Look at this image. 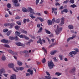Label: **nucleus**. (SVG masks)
<instances>
[{
    "instance_id": "nucleus-6",
    "label": "nucleus",
    "mask_w": 79,
    "mask_h": 79,
    "mask_svg": "<svg viewBox=\"0 0 79 79\" xmlns=\"http://www.w3.org/2000/svg\"><path fill=\"white\" fill-rule=\"evenodd\" d=\"M3 73H5V70L4 68H2L0 69V76H2V75Z\"/></svg>"
},
{
    "instance_id": "nucleus-24",
    "label": "nucleus",
    "mask_w": 79,
    "mask_h": 79,
    "mask_svg": "<svg viewBox=\"0 0 79 79\" xmlns=\"http://www.w3.org/2000/svg\"><path fill=\"white\" fill-rule=\"evenodd\" d=\"M22 11L23 12H27V9L25 7H23L22 8Z\"/></svg>"
},
{
    "instance_id": "nucleus-27",
    "label": "nucleus",
    "mask_w": 79,
    "mask_h": 79,
    "mask_svg": "<svg viewBox=\"0 0 79 79\" xmlns=\"http://www.w3.org/2000/svg\"><path fill=\"white\" fill-rule=\"evenodd\" d=\"M19 28H20V27H19V26L17 25L16 26H15V28L17 31H18V30H19Z\"/></svg>"
},
{
    "instance_id": "nucleus-5",
    "label": "nucleus",
    "mask_w": 79,
    "mask_h": 79,
    "mask_svg": "<svg viewBox=\"0 0 79 79\" xmlns=\"http://www.w3.org/2000/svg\"><path fill=\"white\" fill-rule=\"evenodd\" d=\"M15 44L16 45L18 46H21V47H25V44L21 43L20 42L16 43Z\"/></svg>"
},
{
    "instance_id": "nucleus-51",
    "label": "nucleus",
    "mask_w": 79,
    "mask_h": 79,
    "mask_svg": "<svg viewBox=\"0 0 79 79\" xmlns=\"http://www.w3.org/2000/svg\"><path fill=\"white\" fill-rule=\"evenodd\" d=\"M40 1V0H36L35 3H36V5H37L38 4V3H39V1Z\"/></svg>"
},
{
    "instance_id": "nucleus-56",
    "label": "nucleus",
    "mask_w": 79,
    "mask_h": 79,
    "mask_svg": "<svg viewBox=\"0 0 79 79\" xmlns=\"http://www.w3.org/2000/svg\"><path fill=\"white\" fill-rule=\"evenodd\" d=\"M56 21H55V18H53L52 20V23H55V22Z\"/></svg>"
},
{
    "instance_id": "nucleus-59",
    "label": "nucleus",
    "mask_w": 79,
    "mask_h": 79,
    "mask_svg": "<svg viewBox=\"0 0 79 79\" xmlns=\"http://www.w3.org/2000/svg\"><path fill=\"white\" fill-rule=\"evenodd\" d=\"M33 42H34L33 40H29L28 42L31 44V43Z\"/></svg>"
},
{
    "instance_id": "nucleus-19",
    "label": "nucleus",
    "mask_w": 79,
    "mask_h": 79,
    "mask_svg": "<svg viewBox=\"0 0 79 79\" xmlns=\"http://www.w3.org/2000/svg\"><path fill=\"white\" fill-rule=\"evenodd\" d=\"M27 72H29L30 73V74H33V71L31 70L30 69H28L27 71Z\"/></svg>"
},
{
    "instance_id": "nucleus-12",
    "label": "nucleus",
    "mask_w": 79,
    "mask_h": 79,
    "mask_svg": "<svg viewBox=\"0 0 79 79\" xmlns=\"http://www.w3.org/2000/svg\"><path fill=\"white\" fill-rule=\"evenodd\" d=\"M16 69L17 70H18V71H19L20 70V71H23V69H24V68L23 67H17L16 68Z\"/></svg>"
},
{
    "instance_id": "nucleus-34",
    "label": "nucleus",
    "mask_w": 79,
    "mask_h": 79,
    "mask_svg": "<svg viewBox=\"0 0 79 79\" xmlns=\"http://www.w3.org/2000/svg\"><path fill=\"white\" fill-rule=\"evenodd\" d=\"M59 57L60 60H63V56L59 55Z\"/></svg>"
},
{
    "instance_id": "nucleus-38",
    "label": "nucleus",
    "mask_w": 79,
    "mask_h": 79,
    "mask_svg": "<svg viewBox=\"0 0 79 79\" xmlns=\"http://www.w3.org/2000/svg\"><path fill=\"white\" fill-rule=\"evenodd\" d=\"M42 62L43 63H45V62H46V60L45 59V58H44L42 60Z\"/></svg>"
},
{
    "instance_id": "nucleus-53",
    "label": "nucleus",
    "mask_w": 79,
    "mask_h": 79,
    "mask_svg": "<svg viewBox=\"0 0 79 79\" xmlns=\"http://www.w3.org/2000/svg\"><path fill=\"white\" fill-rule=\"evenodd\" d=\"M74 50H75L76 52H79V49L78 48H75Z\"/></svg>"
},
{
    "instance_id": "nucleus-41",
    "label": "nucleus",
    "mask_w": 79,
    "mask_h": 79,
    "mask_svg": "<svg viewBox=\"0 0 79 79\" xmlns=\"http://www.w3.org/2000/svg\"><path fill=\"white\" fill-rule=\"evenodd\" d=\"M45 77L47 79H51V77H49L48 76H45Z\"/></svg>"
},
{
    "instance_id": "nucleus-13",
    "label": "nucleus",
    "mask_w": 79,
    "mask_h": 79,
    "mask_svg": "<svg viewBox=\"0 0 79 79\" xmlns=\"http://www.w3.org/2000/svg\"><path fill=\"white\" fill-rule=\"evenodd\" d=\"M2 42H3V43H4V44H6V43H8V41L7 40H6L5 39H3L1 40Z\"/></svg>"
},
{
    "instance_id": "nucleus-31",
    "label": "nucleus",
    "mask_w": 79,
    "mask_h": 79,
    "mask_svg": "<svg viewBox=\"0 0 79 79\" xmlns=\"http://www.w3.org/2000/svg\"><path fill=\"white\" fill-rule=\"evenodd\" d=\"M42 30H43V28H42V27H40L38 31V32H41Z\"/></svg>"
},
{
    "instance_id": "nucleus-42",
    "label": "nucleus",
    "mask_w": 79,
    "mask_h": 79,
    "mask_svg": "<svg viewBox=\"0 0 79 79\" xmlns=\"http://www.w3.org/2000/svg\"><path fill=\"white\" fill-rule=\"evenodd\" d=\"M14 5L15 6H19L20 5L19 3H16L15 4H14Z\"/></svg>"
},
{
    "instance_id": "nucleus-63",
    "label": "nucleus",
    "mask_w": 79,
    "mask_h": 79,
    "mask_svg": "<svg viewBox=\"0 0 79 79\" xmlns=\"http://www.w3.org/2000/svg\"><path fill=\"white\" fill-rule=\"evenodd\" d=\"M44 13L45 14V15H47V13H48V11L47 10L44 11Z\"/></svg>"
},
{
    "instance_id": "nucleus-39",
    "label": "nucleus",
    "mask_w": 79,
    "mask_h": 79,
    "mask_svg": "<svg viewBox=\"0 0 79 79\" xmlns=\"http://www.w3.org/2000/svg\"><path fill=\"white\" fill-rule=\"evenodd\" d=\"M69 2L73 4V3H74V0H70Z\"/></svg>"
},
{
    "instance_id": "nucleus-30",
    "label": "nucleus",
    "mask_w": 79,
    "mask_h": 79,
    "mask_svg": "<svg viewBox=\"0 0 79 79\" xmlns=\"http://www.w3.org/2000/svg\"><path fill=\"white\" fill-rule=\"evenodd\" d=\"M38 19L41 22H43L44 21V19L40 18V17H38Z\"/></svg>"
},
{
    "instance_id": "nucleus-16",
    "label": "nucleus",
    "mask_w": 79,
    "mask_h": 79,
    "mask_svg": "<svg viewBox=\"0 0 79 79\" xmlns=\"http://www.w3.org/2000/svg\"><path fill=\"white\" fill-rule=\"evenodd\" d=\"M57 30L59 32H61L62 31V27L59 28L58 25H57Z\"/></svg>"
},
{
    "instance_id": "nucleus-7",
    "label": "nucleus",
    "mask_w": 79,
    "mask_h": 79,
    "mask_svg": "<svg viewBox=\"0 0 79 79\" xmlns=\"http://www.w3.org/2000/svg\"><path fill=\"white\" fill-rule=\"evenodd\" d=\"M19 37L20 38H24V39H26L27 40H29V37H27V36H25V35H20L19 36Z\"/></svg>"
},
{
    "instance_id": "nucleus-48",
    "label": "nucleus",
    "mask_w": 79,
    "mask_h": 79,
    "mask_svg": "<svg viewBox=\"0 0 79 79\" xmlns=\"http://www.w3.org/2000/svg\"><path fill=\"white\" fill-rule=\"evenodd\" d=\"M5 47H7V48H10V46L8 44H4V45Z\"/></svg>"
},
{
    "instance_id": "nucleus-37",
    "label": "nucleus",
    "mask_w": 79,
    "mask_h": 79,
    "mask_svg": "<svg viewBox=\"0 0 79 79\" xmlns=\"http://www.w3.org/2000/svg\"><path fill=\"white\" fill-rule=\"evenodd\" d=\"M60 19H58L56 20L55 23H60Z\"/></svg>"
},
{
    "instance_id": "nucleus-22",
    "label": "nucleus",
    "mask_w": 79,
    "mask_h": 79,
    "mask_svg": "<svg viewBox=\"0 0 79 79\" xmlns=\"http://www.w3.org/2000/svg\"><path fill=\"white\" fill-rule=\"evenodd\" d=\"M56 52H57V51H56V50H55V51H52L51 52V55H54V54H55V53H56Z\"/></svg>"
},
{
    "instance_id": "nucleus-33",
    "label": "nucleus",
    "mask_w": 79,
    "mask_h": 79,
    "mask_svg": "<svg viewBox=\"0 0 79 79\" xmlns=\"http://www.w3.org/2000/svg\"><path fill=\"white\" fill-rule=\"evenodd\" d=\"M61 73H60L59 72H56L55 73V75H56V76H60L61 75Z\"/></svg>"
},
{
    "instance_id": "nucleus-8",
    "label": "nucleus",
    "mask_w": 79,
    "mask_h": 79,
    "mask_svg": "<svg viewBox=\"0 0 79 79\" xmlns=\"http://www.w3.org/2000/svg\"><path fill=\"white\" fill-rule=\"evenodd\" d=\"M56 10H57V8H52V13L54 12L55 14V15L57 14V12H56Z\"/></svg>"
},
{
    "instance_id": "nucleus-10",
    "label": "nucleus",
    "mask_w": 79,
    "mask_h": 79,
    "mask_svg": "<svg viewBox=\"0 0 79 79\" xmlns=\"http://www.w3.org/2000/svg\"><path fill=\"white\" fill-rule=\"evenodd\" d=\"M9 52L13 55H17V53L12 51L11 50H9Z\"/></svg>"
},
{
    "instance_id": "nucleus-58",
    "label": "nucleus",
    "mask_w": 79,
    "mask_h": 79,
    "mask_svg": "<svg viewBox=\"0 0 79 79\" xmlns=\"http://www.w3.org/2000/svg\"><path fill=\"white\" fill-rule=\"evenodd\" d=\"M15 19H20V17L19 16H17L15 18Z\"/></svg>"
},
{
    "instance_id": "nucleus-45",
    "label": "nucleus",
    "mask_w": 79,
    "mask_h": 79,
    "mask_svg": "<svg viewBox=\"0 0 79 79\" xmlns=\"http://www.w3.org/2000/svg\"><path fill=\"white\" fill-rule=\"evenodd\" d=\"M76 37V35H73L72 36V37H70V39H73L74 38H75V37Z\"/></svg>"
},
{
    "instance_id": "nucleus-62",
    "label": "nucleus",
    "mask_w": 79,
    "mask_h": 79,
    "mask_svg": "<svg viewBox=\"0 0 79 79\" xmlns=\"http://www.w3.org/2000/svg\"><path fill=\"white\" fill-rule=\"evenodd\" d=\"M19 53H20V55H23L24 53V52H23V51H20L19 52Z\"/></svg>"
},
{
    "instance_id": "nucleus-9",
    "label": "nucleus",
    "mask_w": 79,
    "mask_h": 79,
    "mask_svg": "<svg viewBox=\"0 0 79 79\" xmlns=\"http://www.w3.org/2000/svg\"><path fill=\"white\" fill-rule=\"evenodd\" d=\"M61 22L60 23V26H62V25L64 24V18L63 17L61 19Z\"/></svg>"
},
{
    "instance_id": "nucleus-52",
    "label": "nucleus",
    "mask_w": 79,
    "mask_h": 79,
    "mask_svg": "<svg viewBox=\"0 0 79 79\" xmlns=\"http://www.w3.org/2000/svg\"><path fill=\"white\" fill-rule=\"evenodd\" d=\"M8 31V30L7 29H5L3 30V32H7V31Z\"/></svg>"
},
{
    "instance_id": "nucleus-18",
    "label": "nucleus",
    "mask_w": 79,
    "mask_h": 79,
    "mask_svg": "<svg viewBox=\"0 0 79 79\" xmlns=\"http://www.w3.org/2000/svg\"><path fill=\"white\" fill-rule=\"evenodd\" d=\"M48 25H52V22L50 20H48Z\"/></svg>"
},
{
    "instance_id": "nucleus-2",
    "label": "nucleus",
    "mask_w": 79,
    "mask_h": 79,
    "mask_svg": "<svg viewBox=\"0 0 79 79\" xmlns=\"http://www.w3.org/2000/svg\"><path fill=\"white\" fill-rule=\"evenodd\" d=\"M49 68L50 69H52L53 68V66H55V65L53 64V62L51 61H48V63Z\"/></svg>"
},
{
    "instance_id": "nucleus-61",
    "label": "nucleus",
    "mask_w": 79,
    "mask_h": 79,
    "mask_svg": "<svg viewBox=\"0 0 79 79\" xmlns=\"http://www.w3.org/2000/svg\"><path fill=\"white\" fill-rule=\"evenodd\" d=\"M15 40H19V39L16 36L15 37Z\"/></svg>"
},
{
    "instance_id": "nucleus-36",
    "label": "nucleus",
    "mask_w": 79,
    "mask_h": 79,
    "mask_svg": "<svg viewBox=\"0 0 79 79\" xmlns=\"http://www.w3.org/2000/svg\"><path fill=\"white\" fill-rule=\"evenodd\" d=\"M2 59L3 61H5L6 60V57L5 56H3L2 58Z\"/></svg>"
},
{
    "instance_id": "nucleus-17",
    "label": "nucleus",
    "mask_w": 79,
    "mask_h": 79,
    "mask_svg": "<svg viewBox=\"0 0 79 79\" xmlns=\"http://www.w3.org/2000/svg\"><path fill=\"white\" fill-rule=\"evenodd\" d=\"M68 27L70 29H73L74 27L72 25H70L68 26Z\"/></svg>"
},
{
    "instance_id": "nucleus-1",
    "label": "nucleus",
    "mask_w": 79,
    "mask_h": 79,
    "mask_svg": "<svg viewBox=\"0 0 79 79\" xmlns=\"http://www.w3.org/2000/svg\"><path fill=\"white\" fill-rule=\"evenodd\" d=\"M15 23H5L4 24V26H10V27H9L10 29H11V28H13V26H15Z\"/></svg>"
},
{
    "instance_id": "nucleus-49",
    "label": "nucleus",
    "mask_w": 79,
    "mask_h": 79,
    "mask_svg": "<svg viewBox=\"0 0 79 79\" xmlns=\"http://www.w3.org/2000/svg\"><path fill=\"white\" fill-rule=\"evenodd\" d=\"M17 24L18 25H19V26L21 25V22L19 21H17L16 22Z\"/></svg>"
},
{
    "instance_id": "nucleus-55",
    "label": "nucleus",
    "mask_w": 79,
    "mask_h": 79,
    "mask_svg": "<svg viewBox=\"0 0 79 79\" xmlns=\"http://www.w3.org/2000/svg\"><path fill=\"white\" fill-rule=\"evenodd\" d=\"M23 52L24 53H29V52H28V51L26 50L24 51Z\"/></svg>"
},
{
    "instance_id": "nucleus-15",
    "label": "nucleus",
    "mask_w": 79,
    "mask_h": 79,
    "mask_svg": "<svg viewBox=\"0 0 79 79\" xmlns=\"http://www.w3.org/2000/svg\"><path fill=\"white\" fill-rule=\"evenodd\" d=\"M21 34V32L16 31L15 33V35H18V36H19V35Z\"/></svg>"
},
{
    "instance_id": "nucleus-28",
    "label": "nucleus",
    "mask_w": 79,
    "mask_h": 79,
    "mask_svg": "<svg viewBox=\"0 0 79 79\" xmlns=\"http://www.w3.org/2000/svg\"><path fill=\"white\" fill-rule=\"evenodd\" d=\"M70 7L71 8H74L77 7V6H76V5L75 4H73L70 6Z\"/></svg>"
},
{
    "instance_id": "nucleus-21",
    "label": "nucleus",
    "mask_w": 79,
    "mask_h": 79,
    "mask_svg": "<svg viewBox=\"0 0 79 79\" xmlns=\"http://www.w3.org/2000/svg\"><path fill=\"white\" fill-rule=\"evenodd\" d=\"M9 38L10 40H13L15 39V37L9 36Z\"/></svg>"
},
{
    "instance_id": "nucleus-46",
    "label": "nucleus",
    "mask_w": 79,
    "mask_h": 79,
    "mask_svg": "<svg viewBox=\"0 0 79 79\" xmlns=\"http://www.w3.org/2000/svg\"><path fill=\"white\" fill-rule=\"evenodd\" d=\"M76 37V35H73L72 36V37H70V39H73L74 38H75V37Z\"/></svg>"
},
{
    "instance_id": "nucleus-35",
    "label": "nucleus",
    "mask_w": 79,
    "mask_h": 79,
    "mask_svg": "<svg viewBox=\"0 0 79 79\" xmlns=\"http://www.w3.org/2000/svg\"><path fill=\"white\" fill-rule=\"evenodd\" d=\"M29 36L30 37H31V39H35V37L34 36H32L31 35H30Z\"/></svg>"
},
{
    "instance_id": "nucleus-64",
    "label": "nucleus",
    "mask_w": 79,
    "mask_h": 79,
    "mask_svg": "<svg viewBox=\"0 0 79 79\" xmlns=\"http://www.w3.org/2000/svg\"><path fill=\"white\" fill-rule=\"evenodd\" d=\"M55 5L56 6H59V5H60V3L58 2H57L56 3Z\"/></svg>"
},
{
    "instance_id": "nucleus-54",
    "label": "nucleus",
    "mask_w": 79,
    "mask_h": 79,
    "mask_svg": "<svg viewBox=\"0 0 79 79\" xmlns=\"http://www.w3.org/2000/svg\"><path fill=\"white\" fill-rule=\"evenodd\" d=\"M53 59L55 61H56V62L58 61V59H56V57H54Z\"/></svg>"
},
{
    "instance_id": "nucleus-44",
    "label": "nucleus",
    "mask_w": 79,
    "mask_h": 79,
    "mask_svg": "<svg viewBox=\"0 0 79 79\" xmlns=\"http://www.w3.org/2000/svg\"><path fill=\"white\" fill-rule=\"evenodd\" d=\"M60 31H58V30H57L56 31V34L58 35V34H60Z\"/></svg>"
},
{
    "instance_id": "nucleus-4",
    "label": "nucleus",
    "mask_w": 79,
    "mask_h": 79,
    "mask_svg": "<svg viewBox=\"0 0 79 79\" xmlns=\"http://www.w3.org/2000/svg\"><path fill=\"white\" fill-rule=\"evenodd\" d=\"M8 66L9 68H13L14 71L18 73V71L16 70L15 69L13 68H14V66H15V65L13 63H10L8 64Z\"/></svg>"
},
{
    "instance_id": "nucleus-23",
    "label": "nucleus",
    "mask_w": 79,
    "mask_h": 79,
    "mask_svg": "<svg viewBox=\"0 0 79 79\" xmlns=\"http://www.w3.org/2000/svg\"><path fill=\"white\" fill-rule=\"evenodd\" d=\"M17 64L19 66H22V65H23V63H22V62L20 61H18L17 62Z\"/></svg>"
},
{
    "instance_id": "nucleus-29",
    "label": "nucleus",
    "mask_w": 79,
    "mask_h": 79,
    "mask_svg": "<svg viewBox=\"0 0 79 79\" xmlns=\"http://www.w3.org/2000/svg\"><path fill=\"white\" fill-rule=\"evenodd\" d=\"M30 15V17L32 19H34V18H35V17L33 15V14H31Z\"/></svg>"
},
{
    "instance_id": "nucleus-25",
    "label": "nucleus",
    "mask_w": 79,
    "mask_h": 79,
    "mask_svg": "<svg viewBox=\"0 0 79 79\" xmlns=\"http://www.w3.org/2000/svg\"><path fill=\"white\" fill-rule=\"evenodd\" d=\"M45 31L47 34H51V32H50V31L47 30L46 29H45Z\"/></svg>"
},
{
    "instance_id": "nucleus-32",
    "label": "nucleus",
    "mask_w": 79,
    "mask_h": 79,
    "mask_svg": "<svg viewBox=\"0 0 79 79\" xmlns=\"http://www.w3.org/2000/svg\"><path fill=\"white\" fill-rule=\"evenodd\" d=\"M11 34V31H8L6 33V35L7 36H9Z\"/></svg>"
},
{
    "instance_id": "nucleus-40",
    "label": "nucleus",
    "mask_w": 79,
    "mask_h": 79,
    "mask_svg": "<svg viewBox=\"0 0 79 79\" xmlns=\"http://www.w3.org/2000/svg\"><path fill=\"white\" fill-rule=\"evenodd\" d=\"M7 8H11V5L10 3H8L7 5Z\"/></svg>"
},
{
    "instance_id": "nucleus-14",
    "label": "nucleus",
    "mask_w": 79,
    "mask_h": 79,
    "mask_svg": "<svg viewBox=\"0 0 79 79\" xmlns=\"http://www.w3.org/2000/svg\"><path fill=\"white\" fill-rule=\"evenodd\" d=\"M16 75L13 74L10 77V79H16Z\"/></svg>"
},
{
    "instance_id": "nucleus-50",
    "label": "nucleus",
    "mask_w": 79,
    "mask_h": 79,
    "mask_svg": "<svg viewBox=\"0 0 79 79\" xmlns=\"http://www.w3.org/2000/svg\"><path fill=\"white\" fill-rule=\"evenodd\" d=\"M69 2V0H66V1H65L63 3H66V4H67L68 3V2Z\"/></svg>"
},
{
    "instance_id": "nucleus-26",
    "label": "nucleus",
    "mask_w": 79,
    "mask_h": 79,
    "mask_svg": "<svg viewBox=\"0 0 79 79\" xmlns=\"http://www.w3.org/2000/svg\"><path fill=\"white\" fill-rule=\"evenodd\" d=\"M12 2L14 3V5L15 4H16V3H18V1L17 0H13Z\"/></svg>"
},
{
    "instance_id": "nucleus-60",
    "label": "nucleus",
    "mask_w": 79,
    "mask_h": 79,
    "mask_svg": "<svg viewBox=\"0 0 79 79\" xmlns=\"http://www.w3.org/2000/svg\"><path fill=\"white\" fill-rule=\"evenodd\" d=\"M64 10V12H65V13H67L68 12V9H65Z\"/></svg>"
},
{
    "instance_id": "nucleus-20",
    "label": "nucleus",
    "mask_w": 79,
    "mask_h": 79,
    "mask_svg": "<svg viewBox=\"0 0 79 79\" xmlns=\"http://www.w3.org/2000/svg\"><path fill=\"white\" fill-rule=\"evenodd\" d=\"M37 44H39L40 43L41 45H42V40H41V39L40 38L39 39V41H38L37 42Z\"/></svg>"
},
{
    "instance_id": "nucleus-43",
    "label": "nucleus",
    "mask_w": 79,
    "mask_h": 79,
    "mask_svg": "<svg viewBox=\"0 0 79 79\" xmlns=\"http://www.w3.org/2000/svg\"><path fill=\"white\" fill-rule=\"evenodd\" d=\"M54 45H55V43H53L51 44L49 47H53Z\"/></svg>"
},
{
    "instance_id": "nucleus-3",
    "label": "nucleus",
    "mask_w": 79,
    "mask_h": 79,
    "mask_svg": "<svg viewBox=\"0 0 79 79\" xmlns=\"http://www.w3.org/2000/svg\"><path fill=\"white\" fill-rule=\"evenodd\" d=\"M27 11L30 12L29 13V15L31 14H33V15H35V12H33L34 11V9H32L31 7H29L27 9Z\"/></svg>"
},
{
    "instance_id": "nucleus-57",
    "label": "nucleus",
    "mask_w": 79,
    "mask_h": 79,
    "mask_svg": "<svg viewBox=\"0 0 79 79\" xmlns=\"http://www.w3.org/2000/svg\"><path fill=\"white\" fill-rule=\"evenodd\" d=\"M26 19H23V23H24V24H26Z\"/></svg>"
},
{
    "instance_id": "nucleus-47",
    "label": "nucleus",
    "mask_w": 79,
    "mask_h": 79,
    "mask_svg": "<svg viewBox=\"0 0 79 79\" xmlns=\"http://www.w3.org/2000/svg\"><path fill=\"white\" fill-rule=\"evenodd\" d=\"M22 32H23V33H24V34H27V31H26L23 30L22 31Z\"/></svg>"
},
{
    "instance_id": "nucleus-11",
    "label": "nucleus",
    "mask_w": 79,
    "mask_h": 79,
    "mask_svg": "<svg viewBox=\"0 0 79 79\" xmlns=\"http://www.w3.org/2000/svg\"><path fill=\"white\" fill-rule=\"evenodd\" d=\"M75 70H76V68H75V67H74L72 70L69 71V73L71 74H73V73H74Z\"/></svg>"
}]
</instances>
